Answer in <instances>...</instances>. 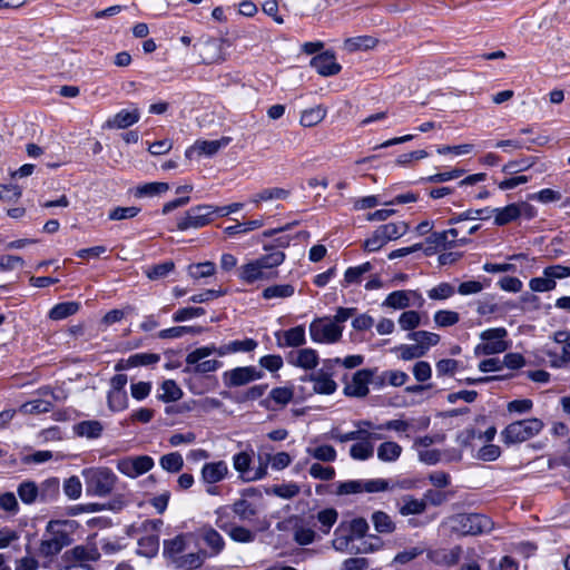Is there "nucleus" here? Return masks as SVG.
I'll return each mask as SVG.
<instances>
[{"mask_svg": "<svg viewBox=\"0 0 570 570\" xmlns=\"http://www.w3.org/2000/svg\"><path fill=\"white\" fill-rule=\"evenodd\" d=\"M75 521L71 520H51L48 522L43 539L39 546V553L49 558L57 556L68 547L72 539L70 533L73 530Z\"/></svg>", "mask_w": 570, "mask_h": 570, "instance_id": "nucleus-1", "label": "nucleus"}, {"mask_svg": "<svg viewBox=\"0 0 570 570\" xmlns=\"http://www.w3.org/2000/svg\"><path fill=\"white\" fill-rule=\"evenodd\" d=\"M543 428L544 423L537 417L514 421L502 430L501 439L508 446L520 444L538 435Z\"/></svg>", "mask_w": 570, "mask_h": 570, "instance_id": "nucleus-2", "label": "nucleus"}, {"mask_svg": "<svg viewBox=\"0 0 570 570\" xmlns=\"http://www.w3.org/2000/svg\"><path fill=\"white\" fill-rule=\"evenodd\" d=\"M452 532L460 535H478L492 529V521L480 513H460L449 520Z\"/></svg>", "mask_w": 570, "mask_h": 570, "instance_id": "nucleus-3", "label": "nucleus"}, {"mask_svg": "<svg viewBox=\"0 0 570 570\" xmlns=\"http://www.w3.org/2000/svg\"><path fill=\"white\" fill-rule=\"evenodd\" d=\"M87 493L97 497H107L115 488L117 476L108 468L90 469L85 471Z\"/></svg>", "mask_w": 570, "mask_h": 570, "instance_id": "nucleus-4", "label": "nucleus"}, {"mask_svg": "<svg viewBox=\"0 0 570 570\" xmlns=\"http://www.w3.org/2000/svg\"><path fill=\"white\" fill-rule=\"evenodd\" d=\"M458 236L459 230L456 228L431 233L425 239L424 254L432 256L439 250L466 245L470 242L469 238H458Z\"/></svg>", "mask_w": 570, "mask_h": 570, "instance_id": "nucleus-5", "label": "nucleus"}, {"mask_svg": "<svg viewBox=\"0 0 570 570\" xmlns=\"http://www.w3.org/2000/svg\"><path fill=\"white\" fill-rule=\"evenodd\" d=\"M508 336V331L504 327H495L483 331L480 338L483 343L478 344L474 348L475 355H493L505 352L509 348L508 342L504 337Z\"/></svg>", "mask_w": 570, "mask_h": 570, "instance_id": "nucleus-6", "label": "nucleus"}, {"mask_svg": "<svg viewBox=\"0 0 570 570\" xmlns=\"http://www.w3.org/2000/svg\"><path fill=\"white\" fill-rule=\"evenodd\" d=\"M215 209L213 205H198L189 208L185 216L177 222L179 230H187L190 228H200L208 225L213 220Z\"/></svg>", "mask_w": 570, "mask_h": 570, "instance_id": "nucleus-7", "label": "nucleus"}, {"mask_svg": "<svg viewBox=\"0 0 570 570\" xmlns=\"http://www.w3.org/2000/svg\"><path fill=\"white\" fill-rule=\"evenodd\" d=\"M343 328L327 320H315L309 325L311 338L316 343H335L342 337Z\"/></svg>", "mask_w": 570, "mask_h": 570, "instance_id": "nucleus-8", "label": "nucleus"}, {"mask_svg": "<svg viewBox=\"0 0 570 570\" xmlns=\"http://www.w3.org/2000/svg\"><path fill=\"white\" fill-rule=\"evenodd\" d=\"M153 466L154 460L149 455L127 456L117 462L118 471L132 479L148 472Z\"/></svg>", "mask_w": 570, "mask_h": 570, "instance_id": "nucleus-9", "label": "nucleus"}, {"mask_svg": "<svg viewBox=\"0 0 570 570\" xmlns=\"http://www.w3.org/2000/svg\"><path fill=\"white\" fill-rule=\"evenodd\" d=\"M263 376L264 373L255 366H243L224 372L223 381L227 387H237L259 380Z\"/></svg>", "mask_w": 570, "mask_h": 570, "instance_id": "nucleus-10", "label": "nucleus"}, {"mask_svg": "<svg viewBox=\"0 0 570 570\" xmlns=\"http://www.w3.org/2000/svg\"><path fill=\"white\" fill-rule=\"evenodd\" d=\"M377 368H363L354 373L351 383L344 387V394L353 397H364L368 394V384Z\"/></svg>", "mask_w": 570, "mask_h": 570, "instance_id": "nucleus-11", "label": "nucleus"}, {"mask_svg": "<svg viewBox=\"0 0 570 570\" xmlns=\"http://www.w3.org/2000/svg\"><path fill=\"white\" fill-rule=\"evenodd\" d=\"M302 381L313 382V391L317 394L330 395L337 389V384L332 380V373L326 370H318L316 373L304 375Z\"/></svg>", "mask_w": 570, "mask_h": 570, "instance_id": "nucleus-12", "label": "nucleus"}, {"mask_svg": "<svg viewBox=\"0 0 570 570\" xmlns=\"http://www.w3.org/2000/svg\"><path fill=\"white\" fill-rule=\"evenodd\" d=\"M311 66L324 77L334 76L342 69L341 65L335 61V55L332 51H325L313 57Z\"/></svg>", "mask_w": 570, "mask_h": 570, "instance_id": "nucleus-13", "label": "nucleus"}, {"mask_svg": "<svg viewBox=\"0 0 570 570\" xmlns=\"http://www.w3.org/2000/svg\"><path fill=\"white\" fill-rule=\"evenodd\" d=\"M277 346L284 347H298L305 344V328L302 325L292 327L287 331H278L275 333Z\"/></svg>", "mask_w": 570, "mask_h": 570, "instance_id": "nucleus-14", "label": "nucleus"}, {"mask_svg": "<svg viewBox=\"0 0 570 570\" xmlns=\"http://www.w3.org/2000/svg\"><path fill=\"white\" fill-rule=\"evenodd\" d=\"M230 141L229 137H223L217 140H197L194 146L186 150V156L191 157L194 153L198 155L213 156L219 149L226 147Z\"/></svg>", "mask_w": 570, "mask_h": 570, "instance_id": "nucleus-15", "label": "nucleus"}, {"mask_svg": "<svg viewBox=\"0 0 570 570\" xmlns=\"http://www.w3.org/2000/svg\"><path fill=\"white\" fill-rule=\"evenodd\" d=\"M228 466L225 461L205 463L202 468V480L207 484H215L226 478Z\"/></svg>", "mask_w": 570, "mask_h": 570, "instance_id": "nucleus-16", "label": "nucleus"}, {"mask_svg": "<svg viewBox=\"0 0 570 570\" xmlns=\"http://www.w3.org/2000/svg\"><path fill=\"white\" fill-rule=\"evenodd\" d=\"M288 362L304 370H313L318 364V354L313 348H302L296 353H291Z\"/></svg>", "mask_w": 570, "mask_h": 570, "instance_id": "nucleus-17", "label": "nucleus"}, {"mask_svg": "<svg viewBox=\"0 0 570 570\" xmlns=\"http://www.w3.org/2000/svg\"><path fill=\"white\" fill-rule=\"evenodd\" d=\"M216 524L219 529L225 531L229 538L239 543H249L253 542L256 538L255 532L242 525H234L228 528L227 523H222V517L217 518Z\"/></svg>", "mask_w": 570, "mask_h": 570, "instance_id": "nucleus-18", "label": "nucleus"}, {"mask_svg": "<svg viewBox=\"0 0 570 570\" xmlns=\"http://www.w3.org/2000/svg\"><path fill=\"white\" fill-rule=\"evenodd\" d=\"M521 208L518 204H509L502 208H490L491 216H494L497 226H504L521 217Z\"/></svg>", "mask_w": 570, "mask_h": 570, "instance_id": "nucleus-19", "label": "nucleus"}, {"mask_svg": "<svg viewBox=\"0 0 570 570\" xmlns=\"http://www.w3.org/2000/svg\"><path fill=\"white\" fill-rule=\"evenodd\" d=\"M399 512L401 515L421 514L426 510V501L416 499L410 494L403 495L397 502Z\"/></svg>", "mask_w": 570, "mask_h": 570, "instance_id": "nucleus-20", "label": "nucleus"}, {"mask_svg": "<svg viewBox=\"0 0 570 570\" xmlns=\"http://www.w3.org/2000/svg\"><path fill=\"white\" fill-rule=\"evenodd\" d=\"M420 296L416 291H394L387 295L383 302V306L392 307L394 309H403L411 305V297Z\"/></svg>", "mask_w": 570, "mask_h": 570, "instance_id": "nucleus-21", "label": "nucleus"}, {"mask_svg": "<svg viewBox=\"0 0 570 570\" xmlns=\"http://www.w3.org/2000/svg\"><path fill=\"white\" fill-rule=\"evenodd\" d=\"M200 537L210 549V556H218L225 548L224 538L212 527H204L200 530Z\"/></svg>", "mask_w": 570, "mask_h": 570, "instance_id": "nucleus-22", "label": "nucleus"}, {"mask_svg": "<svg viewBox=\"0 0 570 570\" xmlns=\"http://www.w3.org/2000/svg\"><path fill=\"white\" fill-rule=\"evenodd\" d=\"M354 537L351 532H348L345 522L340 523V525L334 531V539L332 544L337 551H353L354 546Z\"/></svg>", "mask_w": 570, "mask_h": 570, "instance_id": "nucleus-23", "label": "nucleus"}, {"mask_svg": "<svg viewBox=\"0 0 570 570\" xmlns=\"http://www.w3.org/2000/svg\"><path fill=\"white\" fill-rule=\"evenodd\" d=\"M186 549V540L184 534L176 535L174 539L164 541V556L174 564Z\"/></svg>", "mask_w": 570, "mask_h": 570, "instance_id": "nucleus-24", "label": "nucleus"}, {"mask_svg": "<svg viewBox=\"0 0 570 570\" xmlns=\"http://www.w3.org/2000/svg\"><path fill=\"white\" fill-rule=\"evenodd\" d=\"M102 424L96 420L82 421L73 426V431L78 436H83L87 439L99 438L102 433Z\"/></svg>", "mask_w": 570, "mask_h": 570, "instance_id": "nucleus-25", "label": "nucleus"}, {"mask_svg": "<svg viewBox=\"0 0 570 570\" xmlns=\"http://www.w3.org/2000/svg\"><path fill=\"white\" fill-rule=\"evenodd\" d=\"M268 275L262 269L259 264L255 261L242 266L239 278L248 284H252L258 279L267 278Z\"/></svg>", "mask_w": 570, "mask_h": 570, "instance_id": "nucleus-26", "label": "nucleus"}, {"mask_svg": "<svg viewBox=\"0 0 570 570\" xmlns=\"http://www.w3.org/2000/svg\"><path fill=\"white\" fill-rule=\"evenodd\" d=\"M17 493L24 504H33L39 499V488L30 480L22 481L17 488Z\"/></svg>", "mask_w": 570, "mask_h": 570, "instance_id": "nucleus-27", "label": "nucleus"}, {"mask_svg": "<svg viewBox=\"0 0 570 570\" xmlns=\"http://www.w3.org/2000/svg\"><path fill=\"white\" fill-rule=\"evenodd\" d=\"M159 550V537L157 534H149L142 537L138 540V550L137 553L139 556L146 558H154Z\"/></svg>", "mask_w": 570, "mask_h": 570, "instance_id": "nucleus-28", "label": "nucleus"}, {"mask_svg": "<svg viewBox=\"0 0 570 570\" xmlns=\"http://www.w3.org/2000/svg\"><path fill=\"white\" fill-rule=\"evenodd\" d=\"M491 217L490 207L480 208V209H468L460 214H454L449 220V225H455L463 220H474V219H489Z\"/></svg>", "mask_w": 570, "mask_h": 570, "instance_id": "nucleus-29", "label": "nucleus"}, {"mask_svg": "<svg viewBox=\"0 0 570 570\" xmlns=\"http://www.w3.org/2000/svg\"><path fill=\"white\" fill-rule=\"evenodd\" d=\"M203 331L204 330L202 326L180 325V326H174V327L161 330L160 332H158L157 336L161 340L178 338L186 334L198 335Z\"/></svg>", "mask_w": 570, "mask_h": 570, "instance_id": "nucleus-30", "label": "nucleus"}, {"mask_svg": "<svg viewBox=\"0 0 570 570\" xmlns=\"http://www.w3.org/2000/svg\"><path fill=\"white\" fill-rule=\"evenodd\" d=\"M139 120L138 110L129 111L126 109L117 112L112 119L108 120V126L114 128H127Z\"/></svg>", "mask_w": 570, "mask_h": 570, "instance_id": "nucleus-31", "label": "nucleus"}, {"mask_svg": "<svg viewBox=\"0 0 570 570\" xmlns=\"http://www.w3.org/2000/svg\"><path fill=\"white\" fill-rule=\"evenodd\" d=\"M79 308L80 303L78 302H62L50 309L49 317L53 321L65 320L68 316L76 314Z\"/></svg>", "mask_w": 570, "mask_h": 570, "instance_id": "nucleus-32", "label": "nucleus"}, {"mask_svg": "<svg viewBox=\"0 0 570 570\" xmlns=\"http://www.w3.org/2000/svg\"><path fill=\"white\" fill-rule=\"evenodd\" d=\"M402 453V446L393 441H386L377 448V458L383 462H394Z\"/></svg>", "mask_w": 570, "mask_h": 570, "instance_id": "nucleus-33", "label": "nucleus"}, {"mask_svg": "<svg viewBox=\"0 0 570 570\" xmlns=\"http://www.w3.org/2000/svg\"><path fill=\"white\" fill-rule=\"evenodd\" d=\"M380 233L387 242L397 239L409 230V224L405 222L389 223L377 227Z\"/></svg>", "mask_w": 570, "mask_h": 570, "instance_id": "nucleus-34", "label": "nucleus"}, {"mask_svg": "<svg viewBox=\"0 0 570 570\" xmlns=\"http://www.w3.org/2000/svg\"><path fill=\"white\" fill-rule=\"evenodd\" d=\"M206 556H207L206 551L187 553V554L180 556V558L177 559L175 566H176V568L184 569V570L197 569L204 563Z\"/></svg>", "mask_w": 570, "mask_h": 570, "instance_id": "nucleus-35", "label": "nucleus"}, {"mask_svg": "<svg viewBox=\"0 0 570 570\" xmlns=\"http://www.w3.org/2000/svg\"><path fill=\"white\" fill-rule=\"evenodd\" d=\"M168 189L169 185L167 183L153 181L137 186L134 195L138 198L154 197L166 193Z\"/></svg>", "mask_w": 570, "mask_h": 570, "instance_id": "nucleus-36", "label": "nucleus"}, {"mask_svg": "<svg viewBox=\"0 0 570 570\" xmlns=\"http://www.w3.org/2000/svg\"><path fill=\"white\" fill-rule=\"evenodd\" d=\"M326 116V109L318 105L302 112L299 122L304 127H313L320 124Z\"/></svg>", "mask_w": 570, "mask_h": 570, "instance_id": "nucleus-37", "label": "nucleus"}, {"mask_svg": "<svg viewBox=\"0 0 570 570\" xmlns=\"http://www.w3.org/2000/svg\"><path fill=\"white\" fill-rule=\"evenodd\" d=\"M39 488V500L49 502L55 500L59 494L60 483L57 478L45 480Z\"/></svg>", "mask_w": 570, "mask_h": 570, "instance_id": "nucleus-38", "label": "nucleus"}, {"mask_svg": "<svg viewBox=\"0 0 570 570\" xmlns=\"http://www.w3.org/2000/svg\"><path fill=\"white\" fill-rule=\"evenodd\" d=\"M374 454V445L368 440L364 439L354 443L350 448V455L354 460L364 461L372 458Z\"/></svg>", "mask_w": 570, "mask_h": 570, "instance_id": "nucleus-39", "label": "nucleus"}, {"mask_svg": "<svg viewBox=\"0 0 570 570\" xmlns=\"http://www.w3.org/2000/svg\"><path fill=\"white\" fill-rule=\"evenodd\" d=\"M407 337L410 340L415 341L420 346H422L425 353L429 351L431 346H434L440 342L439 334L426 331L411 332L407 335Z\"/></svg>", "mask_w": 570, "mask_h": 570, "instance_id": "nucleus-40", "label": "nucleus"}, {"mask_svg": "<svg viewBox=\"0 0 570 570\" xmlns=\"http://www.w3.org/2000/svg\"><path fill=\"white\" fill-rule=\"evenodd\" d=\"M370 436V431L365 429H357L355 431H351L347 433H341L337 429H332L330 432V438L340 443H345L348 441H362Z\"/></svg>", "mask_w": 570, "mask_h": 570, "instance_id": "nucleus-41", "label": "nucleus"}, {"mask_svg": "<svg viewBox=\"0 0 570 570\" xmlns=\"http://www.w3.org/2000/svg\"><path fill=\"white\" fill-rule=\"evenodd\" d=\"M515 308V305L512 303H505L503 305H499L493 302V297H485L482 301H479L476 312L479 315H488V314H494L501 311L505 309H512Z\"/></svg>", "mask_w": 570, "mask_h": 570, "instance_id": "nucleus-42", "label": "nucleus"}, {"mask_svg": "<svg viewBox=\"0 0 570 570\" xmlns=\"http://www.w3.org/2000/svg\"><path fill=\"white\" fill-rule=\"evenodd\" d=\"M295 288L291 284L272 285L266 287L262 295L265 299L286 298L293 296Z\"/></svg>", "mask_w": 570, "mask_h": 570, "instance_id": "nucleus-43", "label": "nucleus"}, {"mask_svg": "<svg viewBox=\"0 0 570 570\" xmlns=\"http://www.w3.org/2000/svg\"><path fill=\"white\" fill-rule=\"evenodd\" d=\"M372 522L375 530L380 533H392L395 530V523L392 518L383 511L374 512L372 514Z\"/></svg>", "mask_w": 570, "mask_h": 570, "instance_id": "nucleus-44", "label": "nucleus"}, {"mask_svg": "<svg viewBox=\"0 0 570 570\" xmlns=\"http://www.w3.org/2000/svg\"><path fill=\"white\" fill-rule=\"evenodd\" d=\"M163 393L159 395V400L163 402H175L181 399L183 391L174 380H166L161 384Z\"/></svg>", "mask_w": 570, "mask_h": 570, "instance_id": "nucleus-45", "label": "nucleus"}, {"mask_svg": "<svg viewBox=\"0 0 570 570\" xmlns=\"http://www.w3.org/2000/svg\"><path fill=\"white\" fill-rule=\"evenodd\" d=\"M306 452L314 459L322 462H334L336 460V450L328 444H323L316 448H307Z\"/></svg>", "mask_w": 570, "mask_h": 570, "instance_id": "nucleus-46", "label": "nucleus"}, {"mask_svg": "<svg viewBox=\"0 0 570 570\" xmlns=\"http://www.w3.org/2000/svg\"><path fill=\"white\" fill-rule=\"evenodd\" d=\"M160 466L171 473L179 472L184 466V459L180 453L171 452L160 458Z\"/></svg>", "mask_w": 570, "mask_h": 570, "instance_id": "nucleus-47", "label": "nucleus"}, {"mask_svg": "<svg viewBox=\"0 0 570 570\" xmlns=\"http://www.w3.org/2000/svg\"><path fill=\"white\" fill-rule=\"evenodd\" d=\"M377 40L370 36H360L345 40V48L350 51L367 50L375 47Z\"/></svg>", "mask_w": 570, "mask_h": 570, "instance_id": "nucleus-48", "label": "nucleus"}, {"mask_svg": "<svg viewBox=\"0 0 570 570\" xmlns=\"http://www.w3.org/2000/svg\"><path fill=\"white\" fill-rule=\"evenodd\" d=\"M175 268V263L173 261H166L160 264L150 266L146 269V276L151 281H157L165 278L171 273Z\"/></svg>", "mask_w": 570, "mask_h": 570, "instance_id": "nucleus-49", "label": "nucleus"}, {"mask_svg": "<svg viewBox=\"0 0 570 570\" xmlns=\"http://www.w3.org/2000/svg\"><path fill=\"white\" fill-rule=\"evenodd\" d=\"M215 271L216 265L213 262H203L188 266V275L195 279L209 277L214 275Z\"/></svg>", "mask_w": 570, "mask_h": 570, "instance_id": "nucleus-50", "label": "nucleus"}, {"mask_svg": "<svg viewBox=\"0 0 570 570\" xmlns=\"http://www.w3.org/2000/svg\"><path fill=\"white\" fill-rule=\"evenodd\" d=\"M285 259V254L282 250H274L266 255L261 256L256 259L262 269L266 272V269H271L279 266Z\"/></svg>", "mask_w": 570, "mask_h": 570, "instance_id": "nucleus-51", "label": "nucleus"}, {"mask_svg": "<svg viewBox=\"0 0 570 570\" xmlns=\"http://www.w3.org/2000/svg\"><path fill=\"white\" fill-rule=\"evenodd\" d=\"M289 195V191L283 188H267L259 193H257L252 202L253 203H259V202H266L271 199H286Z\"/></svg>", "mask_w": 570, "mask_h": 570, "instance_id": "nucleus-52", "label": "nucleus"}, {"mask_svg": "<svg viewBox=\"0 0 570 570\" xmlns=\"http://www.w3.org/2000/svg\"><path fill=\"white\" fill-rule=\"evenodd\" d=\"M232 509L240 520H249L256 514V509L245 499L235 501Z\"/></svg>", "mask_w": 570, "mask_h": 570, "instance_id": "nucleus-53", "label": "nucleus"}, {"mask_svg": "<svg viewBox=\"0 0 570 570\" xmlns=\"http://www.w3.org/2000/svg\"><path fill=\"white\" fill-rule=\"evenodd\" d=\"M72 556L75 560L79 561L78 563H83L85 561H98L100 558V553L97 548H86L81 546L72 549Z\"/></svg>", "mask_w": 570, "mask_h": 570, "instance_id": "nucleus-54", "label": "nucleus"}, {"mask_svg": "<svg viewBox=\"0 0 570 570\" xmlns=\"http://www.w3.org/2000/svg\"><path fill=\"white\" fill-rule=\"evenodd\" d=\"M107 401L111 411H122L128 406V396L126 392L109 391Z\"/></svg>", "mask_w": 570, "mask_h": 570, "instance_id": "nucleus-55", "label": "nucleus"}, {"mask_svg": "<svg viewBox=\"0 0 570 570\" xmlns=\"http://www.w3.org/2000/svg\"><path fill=\"white\" fill-rule=\"evenodd\" d=\"M216 353V345L215 344H210V345H206V346H202V347H198L194 351H191L190 353L187 354L186 356V364L188 366H190L191 364L194 363H198V361H202L213 354Z\"/></svg>", "mask_w": 570, "mask_h": 570, "instance_id": "nucleus-56", "label": "nucleus"}, {"mask_svg": "<svg viewBox=\"0 0 570 570\" xmlns=\"http://www.w3.org/2000/svg\"><path fill=\"white\" fill-rule=\"evenodd\" d=\"M52 409V403L45 400H33L21 405V411L27 414L47 413Z\"/></svg>", "mask_w": 570, "mask_h": 570, "instance_id": "nucleus-57", "label": "nucleus"}, {"mask_svg": "<svg viewBox=\"0 0 570 570\" xmlns=\"http://www.w3.org/2000/svg\"><path fill=\"white\" fill-rule=\"evenodd\" d=\"M267 384H258L249 387L243 393L237 394L234 400L238 403H244L247 401H255L264 395L265 391L267 390Z\"/></svg>", "mask_w": 570, "mask_h": 570, "instance_id": "nucleus-58", "label": "nucleus"}, {"mask_svg": "<svg viewBox=\"0 0 570 570\" xmlns=\"http://www.w3.org/2000/svg\"><path fill=\"white\" fill-rule=\"evenodd\" d=\"M460 321V315L454 311L441 309L434 314V322L440 327L455 325Z\"/></svg>", "mask_w": 570, "mask_h": 570, "instance_id": "nucleus-59", "label": "nucleus"}, {"mask_svg": "<svg viewBox=\"0 0 570 570\" xmlns=\"http://www.w3.org/2000/svg\"><path fill=\"white\" fill-rule=\"evenodd\" d=\"M204 314H205V309L203 307H193V306L183 307V308L177 309L173 314V321L176 323H181V322L188 321L194 317L203 316Z\"/></svg>", "mask_w": 570, "mask_h": 570, "instance_id": "nucleus-60", "label": "nucleus"}, {"mask_svg": "<svg viewBox=\"0 0 570 570\" xmlns=\"http://www.w3.org/2000/svg\"><path fill=\"white\" fill-rule=\"evenodd\" d=\"M337 511L333 508L322 510L317 513V520L321 523V530L324 533H328L330 529L337 520Z\"/></svg>", "mask_w": 570, "mask_h": 570, "instance_id": "nucleus-61", "label": "nucleus"}, {"mask_svg": "<svg viewBox=\"0 0 570 570\" xmlns=\"http://www.w3.org/2000/svg\"><path fill=\"white\" fill-rule=\"evenodd\" d=\"M421 316L416 311L403 312L399 317V324L404 331H412L420 325Z\"/></svg>", "mask_w": 570, "mask_h": 570, "instance_id": "nucleus-62", "label": "nucleus"}, {"mask_svg": "<svg viewBox=\"0 0 570 570\" xmlns=\"http://www.w3.org/2000/svg\"><path fill=\"white\" fill-rule=\"evenodd\" d=\"M0 509L10 515L19 512V503L13 492H4L0 494Z\"/></svg>", "mask_w": 570, "mask_h": 570, "instance_id": "nucleus-63", "label": "nucleus"}, {"mask_svg": "<svg viewBox=\"0 0 570 570\" xmlns=\"http://www.w3.org/2000/svg\"><path fill=\"white\" fill-rule=\"evenodd\" d=\"M395 350L400 352V357L404 361L419 358L425 355V351H423V347L420 346L419 344H403L395 347Z\"/></svg>", "mask_w": 570, "mask_h": 570, "instance_id": "nucleus-64", "label": "nucleus"}]
</instances>
